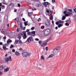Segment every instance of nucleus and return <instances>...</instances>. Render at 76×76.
Wrapping results in <instances>:
<instances>
[{
	"label": "nucleus",
	"instance_id": "1",
	"mask_svg": "<svg viewBox=\"0 0 76 76\" xmlns=\"http://www.w3.org/2000/svg\"><path fill=\"white\" fill-rule=\"evenodd\" d=\"M51 30L49 28L46 29L44 32V35L45 36H47L50 33Z\"/></svg>",
	"mask_w": 76,
	"mask_h": 76
},
{
	"label": "nucleus",
	"instance_id": "2",
	"mask_svg": "<svg viewBox=\"0 0 76 76\" xmlns=\"http://www.w3.org/2000/svg\"><path fill=\"white\" fill-rule=\"evenodd\" d=\"M60 50V46H58V47L57 49L54 48L53 51V52L54 54H56V53H57L59 50Z\"/></svg>",
	"mask_w": 76,
	"mask_h": 76
},
{
	"label": "nucleus",
	"instance_id": "3",
	"mask_svg": "<svg viewBox=\"0 0 76 76\" xmlns=\"http://www.w3.org/2000/svg\"><path fill=\"white\" fill-rule=\"evenodd\" d=\"M31 41H34V39H33V37L32 36H31L27 39L26 42H30Z\"/></svg>",
	"mask_w": 76,
	"mask_h": 76
},
{
	"label": "nucleus",
	"instance_id": "4",
	"mask_svg": "<svg viewBox=\"0 0 76 76\" xmlns=\"http://www.w3.org/2000/svg\"><path fill=\"white\" fill-rule=\"evenodd\" d=\"M45 24L46 27H49V26H50V23L48 20L45 21Z\"/></svg>",
	"mask_w": 76,
	"mask_h": 76
},
{
	"label": "nucleus",
	"instance_id": "5",
	"mask_svg": "<svg viewBox=\"0 0 76 76\" xmlns=\"http://www.w3.org/2000/svg\"><path fill=\"white\" fill-rule=\"evenodd\" d=\"M43 4L45 7H49L50 4H49V3L48 2H44Z\"/></svg>",
	"mask_w": 76,
	"mask_h": 76
},
{
	"label": "nucleus",
	"instance_id": "6",
	"mask_svg": "<svg viewBox=\"0 0 76 76\" xmlns=\"http://www.w3.org/2000/svg\"><path fill=\"white\" fill-rule=\"evenodd\" d=\"M64 23V21L61 20H57V22L55 23L56 25H58L60 23H62L63 24Z\"/></svg>",
	"mask_w": 76,
	"mask_h": 76
},
{
	"label": "nucleus",
	"instance_id": "7",
	"mask_svg": "<svg viewBox=\"0 0 76 76\" xmlns=\"http://www.w3.org/2000/svg\"><path fill=\"white\" fill-rule=\"evenodd\" d=\"M12 60L11 56H9V57H7L5 59V61L7 62H8L9 61H11Z\"/></svg>",
	"mask_w": 76,
	"mask_h": 76
},
{
	"label": "nucleus",
	"instance_id": "8",
	"mask_svg": "<svg viewBox=\"0 0 76 76\" xmlns=\"http://www.w3.org/2000/svg\"><path fill=\"white\" fill-rule=\"evenodd\" d=\"M22 34H23V36H23V39H25L27 38L26 34L25 32H23Z\"/></svg>",
	"mask_w": 76,
	"mask_h": 76
},
{
	"label": "nucleus",
	"instance_id": "9",
	"mask_svg": "<svg viewBox=\"0 0 76 76\" xmlns=\"http://www.w3.org/2000/svg\"><path fill=\"white\" fill-rule=\"evenodd\" d=\"M72 15L73 14L72 12H67V13L65 14V16H72Z\"/></svg>",
	"mask_w": 76,
	"mask_h": 76
},
{
	"label": "nucleus",
	"instance_id": "10",
	"mask_svg": "<svg viewBox=\"0 0 76 76\" xmlns=\"http://www.w3.org/2000/svg\"><path fill=\"white\" fill-rule=\"evenodd\" d=\"M21 36H23V34H22V33L19 34L18 35V38L20 40L21 39Z\"/></svg>",
	"mask_w": 76,
	"mask_h": 76
},
{
	"label": "nucleus",
	"instance_id": "11",
	"mask_svg": "<svg viewBox=\"0 0 76 76\" xmlns=\"http://www.w3.org/2000/svg\"><path fill=\"white\" fill-rule=\"evenodd\" d=\"M1 32L3 34H6V33H7V31L5 30H4V29H2Z\"/></svg>",
	"mask_w": 76,
	"mask_h": 76
},
{
	"label": "nucleus",
	"instance_id": "12",
	"mask_svg": "<svg viewBox=\"0 0 76 76\" xmlns=\"http://www.w3.org/2000/svg\"><path fill=\"white\" fill-rule=\"evenodd\" d=\"M47 42H44L40 46L41 47H44L45 46H46V45H47Z\"/></svg>",
	"mask_w": 76,
	"mask_h": 76
},
{
	"label": "nucleus",
	"instance_id": "13",
	"mask_svg": "<svg viewBox=\"0 0 76 76\" xmlns=\"http://www.w3.org/2000/svg\"><path fill=\"white\" fill-rule=\"evenodd\" d=\"M27 55V52H23L22 53V56L23 57H26V55Z\"/></svg>",
	"mask_w": 76,
	"mask_h": 76
},
{
	"label": "nucleus",
	"instance_id": "14",
	"mask_svg": "<svg viewBox=\"0 0 76 76\" xmlns=\"http://www.w3.org/2000/svg\"><path fill=\"white\" fill-rule=\"evenodd\" d=\"M9 70V68H7L5 69L4 70V72L5 73H6V72H7Z\"/></svg>",
	"mask_w": 76,
	"mask_h": 76
},
{
	"label": "nucleus",
	"instance_id": "15",
	"mask_svg": "<svg viewBox=\"0 0 76 76\" xmlns=\"http://www.w3.org/2000/svg\"><path fill=\"white\" fill-rule=\"evenodd\" d=\"M31 34H32V37H35L36 34H35V31H31Z\"/></svg>",
	"mask_w": 76,
	"mask_h": 76
},
{
	"label": "nucleus",
	"instance_id": "16",
	"mask_svg": "<svg viewBox=\"0 0 76 76\" xmlns=\"http://www.w3.org/2000/svg\"><path fill=\"white\" fill-rule=\"evenodd\" d=\"M4 69V67L3 65H1L0 66V70L1 71H2V70H3Z\"/></svg>",
	"mask_w": 76,
	"mask_h": 76
},
{
	"label": "nucleus",
	"instance_id": "17",
	"mask_svg": "<svg viewBox=\"0 0 76 76\" xmlns=\"http://www.w3.org/2000/svg\"><path fill=\"white\" fill-rule=\"evenodd\" d=\"M65 10H67L68 11H69V12H72V9H67V8H65Z\"/></svg>",
	"mask_w": 76,
	"mask_h": 76
},
{
	"label": "nucleus",
	"instance_id": "18",
	"mask_svg": "<svg viewBox=\"0 0 76 76\" xmlns=\"http://www.w3.org/2000/svg\"><path fill=\"white\" fill-rule=\"evenodd\" d=\"M23 44V42H22V41L21 40H18V44L20 45H22Z\"/></svg>",
	"mask_w": 76,
	"mask_h": 76
},
{
	"label": "nucleus",
	"instance_id": "19",
	"mask_svg": "<svg viewBox=\"0 0 76 76\" xmlns=\"http://www.w3.org/2000/svg\"><path fill=\"white\" fill-rule=\"evenodd\" d=\"M15 54L16 56H20V53H19L17 51L15 52Z\"/></svg>",
	"mask_w": 76,
	"mask_h": 76
},
{
	"label": "nucleus",
	"instance_id": "20",
	"mask_svg": "<svg viewBox=\"0 0 76 76\" xmlns=\"http://www.w3.org/2000/svg\"><path fill=\"white\" fill-rule=\"evenodd\" d=\"M37 7H40L41 6V4H37L36 5Z\"/></svg>",
	"mask_w": 76,
	"mask_h": 76
},
{
	"label": "nucleus",
	"instance_id": "21",
	"mask_svg": "<svg viewBox=\"0 0 76 76\" xmlns=\"http://www.w3.org/2000/svg\"><path fill=\"white\" fill-rule=\"evenodd\" d=\"M63 23H62V24H58V27L59 28H60V27H61L63 26Z\"/></svg>",
	"mask_w": 76,
	"mask_h": 76
},
{
	"label": "nucleus",
	"instance_id": "22",
	"mask_svg": "<svg viewBox=\"0 0 76 76\" xmlns=\"http://www.w3.org/2000/svg\"><path fill=\"white\" fill-rule=\"evenodd\" d=\"M11 6V8H13L15 6L14 4H10L9 5V6Z\"/></svg>",
	"mask_w": 76,
	"mask_h": 76
},
{
	"label": "nucleus",
	"instance_id": "23",
	"mask_svg": "<svg viewBox=\"0 0 76 76\" xmlns=\"http://www.w3.org/2000/svg\"><path fill=\"white\" fill-rule=\"evenodd\" d=\"M27 35H31V36H32V34L31 32H28L27 33Z\"/></svg>",
	"mask_w": 76,
	"mask_h": 76
},
{
	"label": "nucleus",
	"instance_id": "24",
	"mask_svg": "<svg viewBox=\"0 0 76 76\" xmlns=\"http://www.w3.org/2000/svg\"><path fill=\"white\" fill-rule=\"evenodd\" d=\"M3 48L5 50H8V48H6V46H4V45L3 46Z\"/></svg>",
	"mask_w": 76,
	"mask_h": 76
},
{
	"label": "nucleus",
	"instance_id": "25",
	"mask_svg": "<svg viewBox=\"0 0 76 76\" xmlns=\"http://www.w3.org/2000/svg\"><path fill=\"white\" fill-rule=\"evenodd\" d=\"M53 56H54V55L52 54L50 55L48 57V58H50L51 57H53Z\"/></svg>",
	"mask_w": 76,
	"mask_h": 76
},
{
	"label": "nucleus",
	"instance_id": "26",
	"mask_svg": "<svg viewBox=\"0 0 76 76\" xmlns=\"http://www.w3.org/2000/svg\"><path fill=\"white\" fill-rule=\"evenodd\" d=\"M50 15L51 16L50 17V19L51 20H53V15Z\"/></svg>",
	"mask_w": 76,
	"mask_h": 76
},
{
	"label": "nucleus",
	"instance_id": "27",
	"mask_svg": "<svg viewBox=\"0 0 76 76\" xmlns=\"http://www.w3.org/2000/svg\"><path fill=\"white\" fill-rule=\"evenodd\" d=\"M31 55V53L27 52V55L26 56H29Z\"/></svg>",
	"mask_w": 76,
	"mask_h": 76
},
{
	"label": "nucleus",
	"instance_id": "28",
	"mask_svg": "<svg viewBox=\"0 0 76 76\" xmlns=\"http://www.w3.org/2000/svg\"><path fill=\"white\" fill-rule=\"evenodd\" d=\"M31 18L32 20V19H34V18H35V15L34 14L32 15H31Z\"/></svg>",
	"mask_w": 76,
	"mask_h": 76
},
{
	"label": "nucleus",
	"instance_id": "29",
	"mask_svg": "<svg viewBox=\"0 0 76 76\" xmlns=\"http://www.w3.org/2000/svg\"><path fill=\"white\" fill-rule=\"evenodd\" d=\"M65 19H66V16L64 15H63L62 17V20H64Z\"/></svg>",
	"mask_w": 76,
	"mask_h": 76
},
{
	"label": "nucleus",
	"instance_id": "30",
	"mask_svg": "<svg viewBox=\"0 0 76 76\" xmlns=\"http://www.w3.org/2000/svg\"><path fill=\"white\" fill-rule=\"evenodd\" d=\"M18 40L16 39L15 41V44H17L18 43Z\"/></svg>",
	"mask_w": 76,
	"mask_h": 76
},
{
	"label": "nucleus",
	"instance_id": "31",
	"mask_svg": "<svg viewBox=\"0 0 76 76\" xmlns=\"http://www.w3.org/2000/svg\"><path fill=\"white\" fill-rule=\"evenodd\" d=\"M46 10V12H47L48 13H49V10H48V8H46L45 9Z\"/></svg>",
	"mask_w": 76,
	"mask_h": 76
},
{
	"label": "nucleus",
	"instance_id": "32",
	"mask_svg": "<svg viewBox=\"0 0 76 76\" xmlns=\"http://www.w3.org/2000/svg\"><path fill=\"white\" fill-rule=\"evenodd\" d=\"M32 14V12H28V15L30 17V16H31Z\"/></svg>",
	"mask_w": 76,
	"mask_h": 76
},
{
	"label": "nucleus",
	"instance_id": "33",
	"mask_svg": "<svg viewBox=\"0 0 76 76\" xmlns=\"http://www.w3.org/2000/svg\"><path fill=\"white\" fill-rule=\"evenodd\" d=\"M41 58L42 60H44V59H45V58L43 56H42L41 57Z\"/></svg>",
	"mask_w": 76,
	"mask_h": 76
},
{
	"label": "nucleus",
	"instance_id": "34",
	"mask_svg": "<svg viewBox=\"0 0 76 76\" xmlns=\"http://www.w3.org/2000/svg\"><path fill=\"white\" fill-rule=\"evenodd\" d=\"M1 8L2 9H4L5 8V6L4 5H1Z\"/></svg>",
	"mask_w": 76,
	"mask_h": 76
},
{
	"label": "nucleus",
	"instance_id": "35",
	"mask_svg": "<svg viewBox=\"0 0 76 76\" xmlns=\"http://www.w3.org/2000/svg\"><path fill=\"white\" fill-rule=\"evenodd\" d=\"M14 47V46L13 45H10V48H12L13 47Z\"/></svg>",
	"mask_w": 76,
	"mask_h": 76
},
{
	"label": "nucleus",
	"instance_id": "36",
	"mask_svg": "<svg viewBox=\"0 0 76 76\" xmlns=\"http://www.w3.org/2000/svg\"><path fill=\"white\" fill-rule=\"evenodd\" d=\"M29 29H27L26 31H23V32H25V33H26V32H29Z\"/></svg>",
	"mask_w": 76,
	"mask_h": 76
},
{
	"label": "nucleus",
	"instance_id": "37",
	"mask_svg": "<svg viewBox=\"0 0 76 76\" xmlns=\"http://www.w3.org/2000/svg\"><path fill=\"white\" fill-rule=\"evenodd\" d=\"M73 19H74L76 20V15H74L73 16Z\"/></svg>",
	"mask_w": 76,
	"mask_h": 76
},
{
	"label": "nucleus",
	"instance_id": "38",
	"mask_svg": "<svg viewBox=\"0 0 76 76\" xmlns=\"http://www.w3.org/2000/svg\"><path fill=\"white\" fill-rule=\"evenodd\" d=\"M67 10H65L64 12V14H65V15L67 13Z\"/></svg>",
	"mask_w": 76,
	"mask_h": 76
},
{
	"label": "nucleus",
	"instance_id": "39",
	"mask_svg": "<svg viewBox=\"0 0 76 76\" xmlns=\"http://www.w3.org/2000/svg\"><path fill=\"white\" fill-rule=\"evenodd\" d=\"M9 39H8V40L7 41V43L8 44H10V42L9 41Z\"/></svg>",
	"mask_w": 76,
	"mask_h": 76
},
{
	"label": "nucleus",
	"instance_id": "40",
	"mask_svg": "<svg viewBox=\"0 0 76 76\" xmlns=\"http://www.w3.org/2000/svg\"><path fill=\"white\" fill-rule=\"evenodd\" d=\"M65 25L66 26H69V23H65Z\"/></svg>",
	"mask_w": 76,
	"mask_h": 76
},
{
	"label": "nucleus",
	"instance_id": "41",
	"mask_svg": "<svg viewBox=\"0 0 76 76\" xmlns=\"http://www.w3.org/2000/svg\"><path fill=\"white\" fill-rule=\"evenodd\" d=\"M24 24L25 26H26L27 25V23H26V22H24Z\"/></svg>",
	"mask_w": 76,
	"mask_h": 76
},
{
	"label": "nucleus",
	"instance_id": "42",
	"mask_svg": "<svg viewBox=\"0 0 76 76\" xmlns=\"http://www.w3.org/2000/svg\"><path fill=\"white\" fill-rule=\"evenodd\" d=\"M34 29H35V27H32L31 28V30H32V31H33V30H34Z\"/></svg>",
	"mask_w": 76,
	"mask_h": 76
},
{
	"label": "nucleus",
	"instance_id": "43",
	"mask_svg": "<svg viewBox=\"0 0 76 76\" xmlns=\"http://www.w3.org/2000/svg\"><path fill=\"white\" fill-rule=\"evenodd\" d=\"M45 50L46 51H48V47H46Z\"/></svg>",
	"mask_w": 76,
	"mask_h": 76
},
{
	"label": "nucleus",
	"instance_id": "44",
	"mask_svg": "<svg viewBox=\"0 0 76 76\" xmlns=\"http://www.w3.org/2000/svg\"><path fill=\"white\" fill-rule=\"evenodd\" d=\"M45 26H42L41 27V29H44V28Z\"/></svg>",
	"mask_w": 76,
	"mask_h": 76
},
{
	"label": "nucleus",
	"instance_id": "45",
	"mask_svg": "<svg viewBox=\"0 0 76 76\" xmlns=\"http://www.w3.org/2000/svg\"><path fill=\"white\" fill-rule=\"evenodd\" d=\"M35 41H39V39L38 38H36L35 39Z\"/></svg>",
	"mask_w": 76,
	"mask_h": 76
},
{
	"label": "nucleus",
	"instance_id": "46",
	"mask_svg": "<svg viewBox=\"0 0 76 76\" xmlns=\"http://www.w3.org/2000/svg\"><path fill=\"white\" fill-rule=\"evenodd\" d=\"M50 13H51L50 14V15H52L53 14V12H52V11L50 10Z\"/></svg>",
	"mask_w": 76,
	"mask_h": 76
},
{
	"label": "nucleus",
	"instance_id": "47",
	"mask_svg": "<svg viewBox=\"0 0 76 76\" xmlns=\"http://www.w3.org/2000/svg\"><path fill=\"white\" fill-rule=\"evenodd\" d=\"M19 31H20V29L19 28H18L17 30V32H19Z\"/></svg>",
	"mask_w": 76,
	"mask_h": 76
},
{
	"label": "nucleus",
	"instance_id": "48",
	"mask_svg": "<svg viewBox=\"0 0 76 76\" xmlns=\"http://www.w3.org/2000/svg\"><path fill=\"white\" fill-rule=\"evenodd\" d=\"M18 25H20V21H18Z\"/></svg>",
	"mask_w": 76,
	"mask_h": 76
},
{
	"label": "nucleus",
	"instance_id": "49",
	"mask_svg": "<svg viewBox=\"0 0 76 76\" xmlns=\"http://www.w3.org/2000/svg\"><path fill=\"white\" fill-rule=\"evenodd\" d=\"M55 1H55V0H52V3H55Z\"/></svg>",
	"mask_w": 76,
	"mask_h": 76
},
{
	"label": "nucleus",
	"instance_id": "50",
	"mask_svg": "<svg viewBox=\"0 0 76 76\" xmlns=\"http://www.w3.org/2000/svg\"><path fill=\"white\" fill-rule=\"evenodd\" d=\"M51 37H49L48 39V41H50V40L51 39Z\"/></svg>",
	"mask_w": 76,
	"mask_h": 76
},
{
	"label": "nucleus",
	"instance_id": "51",
	"mask_svg": "<svg viewBox=\"0 0 76 76\" xmlns=\"http://www.w3.org/2000/svg\"><path fill=\"white\" fill-rule=\"evenodd\" d=\"M17 5H18V7H20V4H17Z\"/></svg>",
	"mask_w": 76,
	"mask_h": 76
},
{
	"label": "nucleus",
	"instance_id": "52",
	"mask_svg": "<svg viewBox=\"0 0 76 76\" xmlns=\"http://www.w3.org/2000/svg\"><path fill=\"white\" fill-rule=\"evenodd\" d=\"M12 52H13V53H15V50L14 49H12Z\"/></svg>",
	"mask_w": 76,
	"mask_h": 76
},
{
	"label": "nucleus",
	"instance_id": "53",
	"mask_svg": "<svg viewBox=\"0 0 76 76\" xmlns=\"http://www.w3.org/2000/svg\"><path fill=\"white\" fill-rule=\"evenodd\" d=\"M4 45H5V47H7L8 46V44H6Z\"/></svg>",
	"mask_w": 76,
	"mask_h": 76
},
{
	"label": "nucleus",
	"instance_id": "54",
	"mask_svg": "<svg viewBox=\"0 0 76 76\" xmlns=\"http://www.w3.org/2000/svg\"><path fill=\"white\" fill-rule=\"evenodd\" d=\"M3 38V36L0 35V39H1V38Z\"/></svg>",
	"mask_w": 76,
	"mask_h": 76
},
{
	"label": "nucleus",
	"instance_id": "55",
	"mask_svg": "<svg viewBox=\"0 0 76 76\" xmlns=\"http://www.w3.org/2000/svg\"><path fill=\"white\" fill-rule=\"evenodd\" d=\"M3 38V39H6V36H4Z\"/></svg>",
	"mask_w": 76,
	"mask_h": 76
},
{
	"label": "nucleus",
	"instance_id": "56",
	"mask_svg": "<svg viewBox=\"0 0 76 76\" xmlns=\"http://www.w3.org/2000/svg\"><path fill=\"white\" fill-rule=\"evenodd\" d=\"M42 43V41H39V44H41Z\"/></svg>",
	"mask_w": 76,
	"mask_h": 76
},
{
	"label": "nucleus",
	"instance_id": "57",
	"mask_svg": "<svg viewBox=\"0 0 76 76\" xmlns=\"http://www.w3.org/2000/svg\"><path fill=\"white\" fill-rule=\"evenodd\" d=\"M52 25H54V21H53V20L52 21Z\"/></svg>",
	"mask_w": 76,
	"mask_h": 76
},
{
	"label": "nucleus",
	"instance_id": "58",
	"mask_svg": "<svg viewBox=\"0 0 76 76\" xmlns=\"http://www.w3.org/2000/svg\"><path fill=\"white\" fill-rule=\"evenodd\" d=\"M20 28H21V29H22V28H23V27L22 26V25L21 24H20Z\"/></svg>",
	"mask_w": 76,
	"mask_h": 76
},
{
	"label": "nucleus",
	"instance_id": "59",
	"mask_svg": "<svg viewBox=\"0 0 76 76\" xmlns=\"http://www.w3.org/2000/svg\"><path fill=\"white\" fill-rule=\"evenodd\" d=\"M32 10H36V8H34L33 9H32Z\"/></svg>",
	"mask_w": 76,
	"mask_h": 76
},
{
	"label": "nucleus",
	"instance_id": "60",
	"mask_svg": "<svg viewBox=\"0 0 76 76\" xmlns=\"http://www.w3.org/2000/svg\"><path fill=\"white\" fill-rule=\"evenodd\" d=\"M22 20H23V21H26L25 19V18H22Z\"/></svg>",
	"mask_w": 76,
	"mask_h": 76
},
{
	"label": "nucleus",
	"instance_id": "61",
	"mask_svg": "<svg viewBox=\"0 0 76 76\" xmlns=\"http://www.w3.org/2000/svg\"><path fill=\"white\" fill-rule=\"evenodd\" d=\"M19 50H20V51H21V50H22V48H20V49H19Z\"/></svg>",
	"mask_w": 76,
	"mask_h": 76
},
{
	"label": "nucleus",
	"instance_id": "62",
	"mask_svg": "<svg viewBox=\"0 0 76 76\" xmlns=\"http://www.w3.org/2000/svg\"><path fill=\"white\" fill-rule=\"evenodd\" d=\"M68 22L69 23H71V21L69 20L68 21Z\"/></svg>",
	"mask_w": 76,
	"mask_h": 76
},
{
	"label": "nucleus",
	"instance_id": "63",
	"mask_svg": "<svg viewBox=\"0 0 76 76\" xmlns=\"http://www.w3.org/2000/svg\"><path fill=\"white\" fill-rule=\"evenodd\" d=\"M54 9V6H53L52 7V9L53 10Z\"/></svg>",
	"mask_w": 76,
	"mask_h": 76
},
{
	"label": "nucleus",
	"instance_id": "64",
	"mask_svg": "<svg viewBox=\"0 0 76 76\" xmlns=\"http://www.w3.org/2000/svg\"><path fill=\"white\" fill-rule=\"evenodd\" d=\"M74 11L75 12H76V8H75L74 10Z\"/></svg>",
	"mask_w": 76,
	"mask_h": 76
}]
</instances>
